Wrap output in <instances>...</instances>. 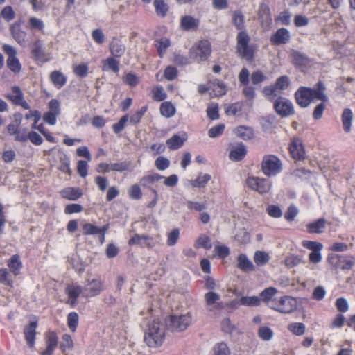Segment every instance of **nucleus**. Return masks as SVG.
I'll list each match as a JSON object with an SVG mask.
<instances>
[{
	"label": "nucleus",
	"mask_w": 355,
	"mask_h": 355,
	"mask_svg": "<svg viewBox=\"0 0 355 355\" xmlns=\"http://www.w3.org/2000/svg\"><path fill=\"white\" fill-rule=\"evenodd\" d=\"M324 90L325 86L322 82L318 83L315 88L300 87L295 94L296 102L302 107H308L315 100L327 102L328 98Z\"/></svg>",
	"instance_id": "f257e3e1"
},
{
	"label": "nucleus",
	"mask_w": 355,
	"mask_h": 355,
	"mask_svg": "<svg viewBox=\"0 0 355 355\" xmlns=\"http://www.w3.org/2000/svg\"><path fill=\"white\" fill-rule=\"evenodd\" d=\"M165 327L158 320L148 322L146 329L144 340L150 347L161 346L164 340Z\"/></svg>",
	"instance_id": "f03ea898"
},
{
	"label": "nucleus",
	"mask_w": 355,
	"mask_h": 355,
	"mask_svg": "<svg viewBox=\"0 0 355 355\" xmlns=\"http://www.w3.org/2000/svg\"><path fill=\"white\" fill-rule=\"evenodd\" d=\"M192 322V315L190 313L183 315H171L166 320L168 329L172 331L180 332L186 330Z\"/></svg>",
	"instance_id": "7ed1b4c3"
},
{
	"label": "nucleus",
	"mask_w": 355,
	"mask_h": 355,
	"mask_svg": "<svg viewBox=\"0 0 355 355\" xmlns=\"http://www.w3.org/2000/svg\"><path fill=\"white\" fill-rule=\"evenodd\" d=\"M105 288L104 280L100 277H89L83 288V297L90 298L100 295Z\"/></svg>",
	"instance_id": "20e7f679"
},
{
	"label": "nucleus",
	"mask_w": 355,
	"mask_h": 355,
	"mask_svg": "<svg viewBox=\"0 0 355 355\" xmlns=\"http://www.w3.org/2000/svg\"><path fill=\"white\" fill-rule=\"evenodd\" d=\"M211 53V44L208 40H201L195 44L189 51V58L191 60H206Z\"/></svg>",
	"instance_id": "39448f33"
},
{
	"label": "nucleus",
	"mask_w": 355,
	"mask_h": 355,
	"mask_svg": "<svg viewBox=\"0 0 355 355\" xmlns=\"http://www.w3.org/2000/svg\"><path fill=\"white\" fill-rule=\"evenodd\" d=\"M236 40V49L239 56L248 61H251L254 55L252 49L248 45L250 42L248 34L245 31L239 32Z\"/></svg>",
	"instance_id": "423d86ee"
},
{
	"label": "nucleus",
	"mask_w": 355,
	"mask_h": 355,
	"mask_svg": "<svg viewBox=\"0 0 355 355\" xmlns=\"http://www.w3.org/2000/svg\"><path fill=\"white\" fill-rule=\"evenodd\" d=\"M261 169L264 175L275 176L282 171V162L277 156L265 155L263 157Z\"/></svg>",
	"instance_id": "0eeeda50"
},
{
	"label": "nucleus",
	"mask_w": 355,
	"mask_h": 355,
	"mask_svg": "<svg viewBox=\"0 0 355 355\" xmlns=\"http://www.w3.org/2000/svg\"><path fill=\"white\" fill-rule=\"evenodd\" d=\"M297 307V300L289 296L281 297L270 304V308L282 313H289Z\"/></svg>",
	"instance_id": "6e6552de"
},
{
	"label": "nucleus",
	"mask_w": 355,
	"mask_h": 355,
	"mask_svg": "<svg viewBox=\"0 0 355 355\" xmlns=\"http://www.w3.org/2000/svg\"><path fill=\"white\" fill-rule=\"evenodd\" d=\"M289 85V79L287 76H282L278 78L274 86L265 87L263 89V94L268 97L270 101H273L274 97L278 96L277 89L284 90Z\"/></svg>",
	"instance_id": "1a4fd4ad"
},
{
	"label": "nucleus",
	"mask_w": 355,
	"mask_h": 355,
	"mask_svg": "<svg viewBox=\"0 0 355 355\" xmlns=\"http://www.w3.org/2000/svg\"><path fill=\"white\" fill-rule=\"evenodd\" d=\"M246 182L249 187L259 193H268L272 187L271 182L266 178L249 177Z\"/></svg>",
	"instance_id": "9d476101"
},
{
	"label": "nucleus",
	"mask_w": 355,
	"mask_h": 355,
	"mask_svg": "<svg viewBox=\"0 0 355 355\" xmlns=\"http://www.w3.org/2000/svg\"><path fill=\"white\" fill-rule=\"evenodd\" d=\"M3 50L8 55L7 65L9 69L15 73H19L21 71V67L19 60L16 57V49L10 45L4 44L3 46Z\"/></svg>",
	"instance_id": "9b49d317"
},
{
	"label": "nucleus",
	"mask_w": 355,
	"mask_h": 355,
	"mask_svg": "<svg viewBox=\"0 0 355 355\" xmlns=\"http://www.w3.org/2000/svg\"><path fill=\"white\" fill-rule=\"evenodd\" d=\"M274 107L278 114L282 116H287L293 113V106L289 100L284 97H278L272 101Z\"/></svg>",
	"instance_id": "f8f14e48"
},
{
	"label": "nucleus",
	"mask_w": 355,
	"mask_h": 355,
	"mask_svg": "<svg viewBox=\"0 0 355 355\" xmlns=\"http://www.w3.org/2000/svg\"><path fill=\"white\" fill-rule=\"evenodd\" d=\"M64 292L68 296L66 302L70 306H74L77 304V300L80 294L83 295V288L76 283H71L67 285Z\"/></svg>",
	"instance_id": "ddd939ff"
},
{
	"label": "nucleus",
	"mask_w": 355,
	"mask_h": 355,
	"mask_svg": "<svg viewBox=\"0 0 355 355\" xmlns=\"http://www.w3.org/2000/svg\"><path fill=\"white\" fill-rule=\"evenodd\" d=\"M288 148L290 154L294 159L300 161L305 158V150L300 139H293Z\"/></svg>",
	"instance_id": "4468645a"
},
{
	"label": "nucleus",
	"mask_w": 355,
	"mask_h": 355,
	"mask_svg": "<svg viewBox=\"0 0 355 355\" xmlns=\"http://www.w3.org/2000/svg\"><path fill=\"white\" fill-rule=\"evenodd\" d=\"M205 300L207 308L210 311L223 308L220 295L214 291H209L205 293Z\"/></svg>",
	"instance_id": "2eb2a0df"
},
{
	"label": "nucleus",
	"mask_w": 355,
	"mask_h": 355,
	"mask_svg": "<svg viewBox=\"0 0 355 355\" xmlns=\"http://www.w3.org/2000/svg\"><path fill=\"white\" fill-rule=\"evenodd\" d=\"M58 338L54 332H49L45 335L46 348L40 352V355H53L57 348Z\"/></svg>",
	"instance_id": "dca6fc26"
},
{
	"label": "nucleus",
	"mask_w": 355,
	"mask_h": 355,
	"mask_svg": "<svg viewBox=\"0 0 355 355\" xmlns=\"http://www.w3.org/2000/svg\"><path fill=\"white\" fill-rule=\"evenodd\" d=\"M37 322L35 321H33L29 322L24 328V334L25 340L26 341L28 346L30 348H33L35 345V340L37 334Z\"/></svg>",
	"instance_id": "f3484780"
},
{
	"label": "nucleus",
	"mask_w": 355,
	"mask_h": 355,
	"mask_svg": "<svg viewBox=\"0 0 355 355\" xmlns=\"http://www.w3.org/2000/svg\"><path fill=\"white\" fill-rule=\"evenodd\" d=\"M290 38L291 35L288 30L285 28H281L271 35L270 42L275 45H282L288 43Z\"/></svg>",
	"instance_id": "a211bd4d"
},
{
	"label": "nucleus",
	"mask_w": 355,
	"mask_h": 355,
	"mask_svg": "<svg viewBox=\"0 0 355 355\" xmlns=\"http://www.w3.org/2000/svg\"><path fill=\"white\" fill-rule=\"evenodd\" d=\"M187 139V135L184 132H181L174 135L172 137L166 141V144L169 149L176 150L183 146Z\"/></svg>",
	"instance_id": "6ab92c4d"
},
{
	"label": "nucleus",
	"mask_w": 355,
	"mask_h": 355,
	"mask_svg": "<svg viewBox=\"0 0 355 355\" xmlns=\"http://www.w3.org/2000/svg\"><path fill=\"white\" fill-rule=\"evenodd\" d=\"M199 24V19L191 15H184L180 19V27L184 31L196 30Z\"/></svg>",
	"instance_id": "aec40b11"
},
{
	"label": "nucleus",
	"mask_w": 355,
	"mask_h": 355,
	"mask_svg": "<svg viewBox=\"0 0 355 355\" xmlns=\"http://www.w3.org/2000/svg\"><path fill=\"white\" fill-rule=\"evenodd\" d=\"M129 244L132 245H140L141 246L153 247L155 243L152 238L145 236L135 234L130 240Z\"/></svg>",
	"instance_id": "412c9836"
},
{
	"label": "nucleus",
	"mask_w": 355,
	"mask_h": 355,
	"mask_svg": "<svg viewBox=\"0 0 355 355\" xmlns=\"http://www.w3.org/2000/svg\"><path fill=\"white\" fill-rule=\"evenodd\" d=\"M246 154L247 150L245 145L243 144H238L230 150L229 157L231 160L237 162L241 160Z\"/></svg>",
	"instance_id": "4be33fe9"
},
{
	"label": "nucleus",
	"mask_w": 355,
	"mask_h": 355,
	"mask_svg": "<svg viewBox=\"0 0 355 355\" xmlns=\"http://www.w3.org/2000/svg\"><path fill=\"white\" fill-rule=\"evenodd\" d=\"M62 198L69 200H76L83 196V191L79 187H67L60 191Z\"/></svg>",
	"instance_id": "5701e85b"
},
{
	"label": "nucleus",
	"mask_w": 355,
	"mask_h": 355,
	"mask_svg": "<svg viewBox=\"0 0 355 355\" xmlns=\"http://www.w3.org/2000/svg\"><path fill=\"white\" fill-rule=\"evenodd\" d=\"M8 266L10 272L15 276L18 275L22 268V263L20 260V257L17 254L12 256L8 260Z\"/></svg>",
	"instance_id": "b1692460"
},
{
	"label": "nucleus",
	"mask_w": 355,
	"mask_h": 355,
	"mask_svg": "<svg viewBox=\"0 0 355 355\" xmlns=\"http://www.w3.org/2000/svg\"><path fill=\"white\" fill-rule=\"evenodd\" d=\"M234 134L243 140H248L253 137L254 131L250 127L241 125L234 130Z\"/></svg>",
	"instance_id": "393cba45"
},
{
	"label": "nucleus",
	"mask_w": 355,
	"mask_h": 355,
	"mask_svg": "<svg viewBox=\"0 0 355 355\" xmlns=\"http://www.w3.org/2000/svg\"><path fill=\"white\" fill-rule=\"evenodd\" d=\"M353 117V112L351 109L345 108L343 110L341 119L345 132H349L351 131Z\"/></svg>",
	"instance_id": "a878e982"
},
{
	"label": "nucleus",
	"mask_w": 355,
	"mask_h": 355,
	"mask_svg": "<svg viewBox=\"0 0 355 355\" xmlns=\"http://www.w3.org/2000/svg\"><path fill=\"white\" fill-rule=\"evenodd\" d=\"M277 289L274 287L267 288L261 293V300H262L270 307V304L277 300V299H274L273 297L277 293Z\"/></svg>",
	"instance_id": "bb28decb"
},
{
	"label": "nucleus",
	"mask_w": 355,
	"mask_h": 355,
	"mask_svg": "<svg viewBox=\"0 0 355 355\" xmlns=\"http://www.w3.org/2000/svg\"><path fill=\"white\" fill-rule=\"evenodd\" d=\"M237 266L239 269L245 272L253 271L254 270L253 263L246 255L243 254L237 257Z\"/></svg>",
	"instance_id": "cd10ccee"
},
{
	"label": "nucleus",
	"mask_w": 355,
	"mask_h": 355,
	"mask_svg": "<svg viewBox=\"0 0 355 355\" xmlns=\"http://www.w3.org/2000/svg\"><path fill=\"white\" fill-rule=\"evenodd\" d=\"M107 226L103 228H98L92 223H85L83 227V233L85 234H102L101 242L104 241V233L107 230Z\"/></svg>",
	"instance_id": "c85d7f7f"
},
{
	"label": "nucleus",
	"mask_w": 355,
	"mask_h": 355,
	"mask_svg": "<svg viewBox=\"0 0 355 355\" xmlns=\"http://www.w3.org/2000/svg\"><path fill=\"white\" fill-rule=\"evenodd\" d=\"M12 35L16 42L21 46L26 44V33L19 28V26H12L10 28Z\"/></svg>",
	"instance_id": "c756f323"
},
{
	"label": "nucleus",
	"mask_w": 355,
	"mask_h": 355,
	"mask_svg": "<svg viewBox=\"0 0 355 355\" xmlns=\"http://www.w3.org/2000/svg\"><path fill=\"white\" fill-rule=\"evenodd\" d=\"M110 50L114 57H121L125 51V46L118 40H113L110 44Z\"/></svg>",
	"instance_id": "7c9ffc66"
},
{
	"label": "nucleus",
	"mask_w": 355,
	"mask_h": 355,
	"mask_svg": "<svg viewBox=\"0 0 355 355\" xmlns=\"http://www.w3.org/2000/svg\"><path fill=\"white\" fill-rule=\"evenodd\" d=\"M28 28L31 30H35L41 33H44L45 24L41 19L37 18L35 17H31L28 20Z\"/></svg>",
	"instance_id": "2f4dec72"
},
{
	"label": "nucleus",
	"mask_w": 355,
	"mask_h": 355,
	"mask_svg": "<svg viewBox=\"0 0 355 355\" xmlns=\"http://www.w3.org/2000/svg\"><path fill=\"white\" fill-rule=\"evenodd\" d=\"M339 259L340 265L339 267L343 270H349L351 269L355 264V257H334L332 259Z\"/></svg>",
	"instance_id": "473e14b6"
},
{
	"label": "nucleus",
	"mask_w": 355,
	"mask_h": 355,
	"mask_svg": "<svg viewBox=\"0 0 355 355\" xmlns=\"http://www.w3.org/2000/svg\"><path fill=\"white\" fill-rule=\"evenodd\" d=\"M51 80L58 87H62L67 82L66 76L58 71H54L51 74Z\"/></svg>",
	"instance_id": "72a5a7b5"
},
{
	"label": "nucleus",
	"mask_w": 355,
	"mask_h": 355,
	"mask_svg": "<svg viewBox=\"0 0 355 355\" xmlns=\"http://www.w3.org/2000/svg\"><path fill=\"white\" fill-rule=\"evenodd\" d=\"M238 303L242 306H257L261 304V299L257 296H244L239 299Z\"/></svg>",
	"instance_id": "f704fd0d"
},
{
	"label": "nucleus",
	"mask_w": 355,
	"mask_h": 355,
	"mask_svg": "<svg viewBox=\"0 0 355 355\" xmlns=\"http://www.w3.org/2000/svg\"><path fill=\"white\" fill-rule=\"evenodd\" d=\"M160 113L166 118H171L175 114V107L170 102H164L160 106Z\"/></svg>",
	"instance_id": "c9c22d12"
},
{
	"label": "nucleus",
	"mask_w": 355,
	"mask_h": 355,
	"mask_svg": "<svg viewBox=\"0 0 355 355\" xmlns=\"http://www.w3.org/2000/svg\"><path fill=\"white\" fill-rule=\"evenodd\" d=\"M162 178H164V176L157 173H153L144 176L142 178H141L140 183L143 187H148L152 184L158 182Z\"/></svg>",
	"instance_id": "e433bc0d"
},
{
	"label": "nucleus",
	"mask_w": 355,
	"mask_h": 355,
	"mask_svg": "<svg viewBox=\"0 0 355 355\" xmlns=\"http://www.w3.org/2000/svg\"><path fill=\"white\" fill-rule=\"evenodd\" d=\"M211 180V175L209 174L200 173L195 180L191 182V184L193 187L203 188Z\"/></svg>",
	"instance_id": "4c0bfd02"
},
{
	"label": "nucleus",
	"mask_w": 355,
	"mask_h": 355,
	"mask_svg": "<svg viewBox=\"0 0 355 355\" xmlns=\"http://www.w3.org/2000/svg\"><path fill=\"white\" fill-rule=\"evenodd\" d=\"M31 53L36 60H42L44 58L42 43L40 40H35L31 46Z\"/></svg>",
	"instance_id": "58836bf2"
},
{
	"label": "nucleus",
	"mask_w": 355,
	"mask_h": 355,
	"mask_svg": "<svg viewBox=\"0 0 355 355\" xmlns=\"http://www.w3.org/2000/svg\"><path fill=\"white\" fill-rule=\"evenodd\" d=\"M170 40L168 38L162 37L155 41V46L157 49L161 57L165 53L166 50L170 46Z\"/></svg>",
	"instance_id": "ea45409f"
},
{
	"label": "nucleus",
	"mask_w": 355,
	"mask_h": 355,
	"mask_svg": "<svg viewBox=\"0 0 355 355\" xmlns=\"http://www.w3.org/2000/svg\"><path fill=\"white\" fill-rule=\"evenodd\" d=\"M153 3L156 13L158 15L162 17L166 15L168 10V6L164 0H155Z\"/></svg>",
	"instance_id": "a19ab883"
},
{
	"label": "nucleus",
	"mask_w": 355,
	"mask_h": 355,
	"mask_svg": "<svg viewBox=\"0 0 355 355\" xmlns=\"http://www.w3.org/2000/svg\"><path fill=\"white\" fill-rule=\"evenodd\" d=\"M305 325L301 322H293L288 326V329L297 336L303 335L305 332Z\"/></svg>",
	"instance_id": "79ce46f5"
},
{
	"label": "nucleus",
	"mask_w": 355,
	"mask_h": 355,
	"mask_svg": "<svg viewBox=\"0 0 355 355\" xmlns=\"http://www.w3.org/2000/svg\"><path fill=\"white\" fill-rule=\"evenodd\" d=\"M166 96L164 88L160 85L155 86L152 90V98L156 101H164Z\"/></svg>",
	"instance_id": "37998d69"
},
{
	"label": "nucleus",
	"mask_w": 355,
	"mask_h": 355,
	"mask_svg": "<svg viewBox=\"0 0 355 355\" xmlns=\"http://www.w3.org/2000/svg\"><path fill=\"white\" fill-rule=\"evenodd\" d=\"M232 21L237 29L244 28V16L240 11H234L232 14Z\"/></svg>",
	"instance_id": "c03bdc74"
},
{
	"label": "nucleus",
	"mask_w": 355,
	"mask_h": 355,
	"mask_svg": "<svg viewBox=\"0 0 355 355\" xmlns=\"http://www.w3.org/2000/svg\"><path fill=\"white\" fill-rule=\"evenodd\" d=\"M270 257L268 254L262 252L257 251L255 252L254 256V260L257 265L263 266L269 261Z\"/></svg>",
	"instance_id": "a18cd8bd"
},
{
	"label": "nucleus",
	"mask_w": 355,
	"mask_h": 355,
	"mask_svg": "<svg viewBox=\"0 0 355 355\" xmlns=\"http://www.w3.org/2000/svg\"><path fill=\"white\" fill-rule=\"evenodd\" d=\"M306 229L310 234H321L325 231L326 226L325 223H308Z\"/></svg>",
	"instance_id": "49530a36"
},
{
	"label": "nucleus",
	"mask_w": 355,
	"mask_h": 355,
	"mask_svg": "<svg viewBox=\"0 0 355 355\" xmlns=\"http://www.w3.org/2000/svg\"><path fill=\"white\" fill-rule=\"evenodd\" d=\"M293 63L299 67H304L308 64V59L303 54L294 51L292 53Z\"/></svg>",
	"instance_id": "de8ad7c7"
},
{
	"label": "nucleus",
	"mask_w": 355,
	"mask_h": 355,
	"mask_svg": "<svg viewBox=\"0 0 355 355\" xmlns=\"http://www.w3.org/2000/svg\"><path fill=\"white\" fill-rule=\"evenodd\" d=\"M78 320V315L76 312H71L70 313H69L67 316L68 327L73 332L76 331L77 328Z\"/></svg>",
	"instance_id": "09e8293b"
},
{
	"label": "nucleus",
	"mask_w": 355,
	"mask_h": 355,
	"mask_svg": "<svg viewBox=\"0 0 355 355\" xmlns=\"http://www.w3.org/2000/svg\"><path fill=\"white\" fill-rule=\"evenodd\" d=\"M195 246L196 248H203L205 249L211 248V243L209 237L205 235H201L196 240Z\"/></svg>",
	"instance_id": "8fccbe9b"
},
{
	"label": "nucleus",
	"mask_w": 355,
	"mask_h": 355,
	"mask_svg": "<svg viewBox=\"0 0 355 355\" xmlns=\"http://www.w3.org/2000/svg\"><path fill=\"white\" fill-rule=\"evenodd\" d=\"M215 254L221 259H225L230 254V249L227 246L218 244L214 250Z\"/></svg>",
	"instance_id": "3c124183"
},
{
	"label": "nucleus",
	"mask_w": 355,
	"mask_h": 355,
	"mask_svg": "<svg viewBox=\"0 0 355 355\" xmlns=\"http://www.w3.org/2000/svg\"><path fill=\"white\" fill-rule=\"evenodd\" d=\"M105 67L116 73L119 71V62L114 58H108L103 61Z\"/></svg>",
	"instance_id": "603ef678"
},
{
	"label": "nucleus",
	"mask_w": 355,
	"mask_h": 355,
	"mask_svg": "<svg viewBox=\"0 0 355 355\" xmlns=\"http://www.w3.org/2000/svg\"><path fill=\"white\" fill-rule=\"evenodd\" d=\"M0 283L7 286H12V284L11 275L6 268L0 269Z\"/></svg>",
	"instance_id": "864d4df0"
},
{
	"label": "nucleus",
	"mask_w": 355,
	"mask_h": 355,
	"mask_svg": "<svg viewBox=\"0 0 355 355\" xmlns=\"http://www.w3.org/2000/svg\"><path fill=\"white\" fill-rule=\"evenodd\" d=\"M214 355H230V350L226 343L221 342L214 347Z\"/></svg>",
	"instance_id": "5fc2aeb1"
},
{
	"label": "nucleus",
	"mask_w": 355,
	"mask_h": 355,
	"mask_svg": "<svg viewBox=\"0 0 355 355\" xmlns=\"http://www.w3.org/2000/svg\"><path fill=\"white\" fill-rule=\"evenodd\" d=\"M259 336L263 340H270L273 336L272 329L267 327H261L258 331Z\"/></svg>",
	"instance_id": "6e6d98bb"
},
{
	"label": "nucleus",
	"mask_w": 355,
	"mask_h": 355,
	"mask_svg": "<svg viewBox=\"0 0 355 355\" xmlns=\"http://www.w3.org/2000/svg\"><path fill=\"white\" fill-rule=\"evenodd\" d=\"M225 130L224 124H218L210 128L208 131V135L211 138H216L221 135Z\"/></svg>",
	"instance_id": "4d7b16f0"
},
{
	"label": "nucleus",
	"mask_w": 355,
	"mask_h": 355,
	"mask_svg": "<svg viewBox=\"0 0 355 355\" xmlns=\"http://www.w3.org/2000/svg\"><path fill=\"white\" fill-rule=\"evenodd\" d=\"M180 237V231L178 229H174L168 234L167 244L169 246L174 245Z\"/></svg>",
	"instance_id": "13d9d810"
},
{
	"label": "nucleus",
	"mask_w": 355,
	"mask_h": 355,
	"mask_svg": "<svg viewBox=\"0 0 355 355\" xmlns=\"http://www.w3.org/2000/svg\"><path fill=\"white\" fill-rule=\"evenodd\" d=\"M15 140L19 142H25L28 140V132L26 128L19 129L13 135Z\"/></svg>",
	"instance_id": "bf43d9fd"
},
{
	"label": "nucleus",
	"mask_w": 355,
	"mask_h": 355,
	"mask_svg": "<svg viewBox=\"0 0 355 355\" xmlns=\"http://www.w3.org/2000/svg\"><path fill=\"white\" fill-rule=\"evenodd\" d=\"M208 117L211 120H216L219 118L218 106L217 104H211L207 110Z\"/></svg>",
	"instance_id": "052dcab7"
},
{
	"label": "nucleus",
	"mask_w": 355,
	"mask_h": 355,
	"mask_svg": "<svg viewBox=\"0 0 355 355\" xmlns=\"http://www.w3.org/2000/svg\"><path fill=\"white\" fill-rule=\"evenodd\" d=\"M155 165L159 171H164L168 168L170 165L169 160L164 157H159L155 162Z\"/></svg>",
	"instance_id": "680f3d73"
},
{
	"label": "nucleus",
	"mask_w": 355,
	"mask_h": 355,
	"mask_svg": "<svg viewBox=\"0 0 355 355\" xmlns=\"http://www.w3.org/2000/svg\"><path fill=\"white\" fill-rule=\"evenodd\" d=\"M9 98L14 102L18 103L22 100V92L18 87H13L11 90V94H9Z\"/></svg>",
	"instance_id": "e2e57ef3"
},
{
	"label": "nucleus",
	"mask_w": 355,
	"mask_h": 355,
	"mask_svg": "<svg viewBox=\"0 0 355 355\" xmlns=\"http://www.w3.org/2000/svg\"><path fill=\"white\" fill-rule=\"evenodd\" d=\"M49 112H51L57 116L60 114V103L57 99H51L49 103Z\"/></svg>",
	"instance_id": "0e129e2a"
},
{
	"label": "nucleus",
	"mask_w": 355,
	"mask_h": 355,
	"mask_svg": "<svg viewBox=\"0 0 355 355\" xmlns=\"http://www.w3.org/2000/svg\"><path fill=\"white\" fill-rule=\"evenodd\" d=\"M74 73L79 77L83 78L88 74V66L86 64H81L73 67Z\"/></svg>",
	"instance_id": "69168bd1"
},
{
	"label": "nucleus",
	"mask_w": 355,
	"mask_h": 355,
	"mask_svg": "<svg viewBox=\"0 0 355 355\" xmlns=\"http://www.w3.org/2000/svg\"><path fill=\"white\" fill-rule=\"evenodd\" d=\"M73 343L71 336L64 334L62 336V340L60 344V348L63 352L67 349H69L73 347Z\"/></svg>",
	"instance_id": "338daca9"
},
{
	"label": "nucleus",
	"mask_w": 355,
	"mask_h": 355,
	"mask_svg": "<svg viewBox=\"0 0 355 355\" xmlns=\"http://www.w3.org/2000/svg\"><path fill=\"white\" fill-rule=\"evenodd\" d=\"M123 80L125 83H127L128 85L131 87L136 86L139 82V79L137 77V76L132 73H127L124 76Z\"/></svg>",
	"instance_id": "774afa93"
}]
</instances>
